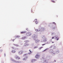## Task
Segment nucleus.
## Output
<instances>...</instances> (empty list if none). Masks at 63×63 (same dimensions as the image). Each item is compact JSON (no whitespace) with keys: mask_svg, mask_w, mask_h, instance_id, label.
Instances as JSON below:
<instances>
[{"mask_svg":"<svg viewBox=\"0 0 63 63\" xmlns=\"http://www.w3.org/2000/svg\"><path fill=\"white\" fill-rule=\"evenodd\" d=\"M51 1L52 2H53V3H55V2H56L55 1H54V0H51Z\"/></svg>","mask_w":63,"mask_h":63,"instance_id":"nucleus-11","label":"nucleus"},{"mask_svg":"<svg viewBox=\"0 0 63 63\" xmlns=\"http://www.w3.org/2000/svg\"><path fill=\"white\" fill-rule=\"evenodd\" d=\"M46 45V44H42V46H44V45Z\"/></svg>","mask_w":63,"mask_h":63,"instance_id":"nucleus-21","label":"nucleus"},{"mask_svg":"<svg viewBox=\"0 0 63 63\" xmlns=\"http://www.w3.org/2000/svg\"><path fill=\"white\" fill-rule=\"evenodd\" d=\"M12 53H15L16 52V51H15L14 50H12Z\"/></svg>","mask_w":63,"mask_h":63,"instance_id":"nucleus-9","label":"nucleus"},{"mask_svg":"<svg viewBox=\"0 0 63 63\" xmlns=\"http://www.w3.org/2000/svg\"><path fill=\"white\" fill-rule=\"evenodd\" d=\"M15 58L16 59H20V58L18 57V56H15Z\"/></svg>","mask_w":63,"mask_h":63,"instance_id":"nucleus-3","label":"nucleus"},{"mask_svg":"<svg viewBox=\"0 0 63 63\" xmlns=\"http://www.w3.org/2000/svg\"><path fill=\"white\" fill-rule=\"evenodd\" d=\"M52 39H54V37H53L52 38Z\"/></svg>","mask_w":63,"mask_h":63,"instance_id":"nucleus-28","label":"nucleus"},{"mask_svg":"<svg viewBox=\"0 0 63 63\" xmlns=\"http://www.w3.org/2000/svg\"><path fill=\"white\" fill-rule=\"evenodd\" d=\"M53 29H55V28H53Z\"/></svg>","mask_w":63,"mask_h":63,"instance_id":"nucleus-32","label":"nucleus"},{"mask_svg":"<svg viewBox=\"0 0 63 63\" xmlns=\"http://www.w3.org/2000/svg\"><path fill=\"white\" fill-rule=\"evenodd\" d=\"M40 29H41L42 31H45V29L44 28H42V27H40L39 28Z\"/></svg>","mask_w":63,"mask_h":63,"instance_id":"nucleus-1","label":"nucleus"},{"mask_svg":"<svg viewBox=\"0 0 63 63\" xmlns=\"http://www.w3.org/2000/svg\"><path fill=\"white\" fill-rule=\"evenodd\" d=\"M54 62H56V61L55 60Z\"/></svg>","mask_w":63,"mask_h":63,"instance_id":"nucleus-35","label":"nucleus"},{"mask_svg":"<svg viewBox=\"0 0 63 63\" xmlns=\"http://www.w3.org/2000/svg\"><path fill=\"white\" fill-rule=\"evenodd\" d=\"M44 41H47V39H44Z\"/></svg>","mask_w":63,"mask_h":63,"instance_id":"nucleus-22","label":"nucleus"},{"mask_svg":"<svg viewBox=\"0 0 63 63\" xmlns=\"http://www.w3.org/2000/svg\"><path fill=\"white\" fill-rule=\"evenodd\" d=\"M57 37H58V36H57Z\"/></svg>","mask_w":63,"mask_h":63,"instance_id":"nucleus-37","label":"nucleus"},{"mask_svg":"<svg viewBox=\"0 0 63 63\" xmlns=\"http://www.w3.org/2000/svg\"><path fill=\"white\" fill-rule=\"evenodd\" d=\"M4 55H5V56H6V54H4Z\"/></svg>","mask_w":63,"mask_h":63,"instance_id":"nucleus-33","label":"nucleus"},{"mask_svg":"<svg viewBox=\"0 0 63 63\" xmlns=\"http://www.w3.org/2000/svg\"><path fill=\"white\" fill-rule=\"evenodd\" d=\"M24 56H27V54H25L24 55Z\"/></svg>","mask_w":63,"mask_h":63,"instance_id":"nucleus-15","label":"nucleus"},{"mask_svg":"<svg viewBox=\"0 0 63 63\" xmlns=\"http://www.w3.org/2000/svg\"><path fill=\"white\" fill-rule=\"evenodd\" d=\"M23 52L22 50L18 52V54H22Z\"/></svg>","mask_w":63,"mask_h":63,"instance_id":"nucleus-2","label":"nucleus"},{"mask_svg":"<svg viewBox=\"0 0 63 63\" xmlns=\"http://www.w3.org/2000/svg\"><path fill=\"white\" fill-rule=\"evenodd\" d=\"M26 33V32L25 31L22 32H21V34H23L24 33Z\"/></svg>","mask_w":63,"mask_h":63,"instance_id":"nucleus-7","label":"nucleus"},{"mask_svg":"<svg viewBox=\"0 0 63 63\" xmlns=\"http://www.w3.org/2000/svg\"><path fill=\"white\" fill-rule=\"evenodd\" d=\"M15 62H16V63H19V61L16 62V61H15Z\"/></svg>","mask_w":63,"mask_h":63,"instance_id":"nucleus-13","label":"nucleus"},{"mask_svg":"<svg viewBox=\"0 0 63 63\" xmlns=\"http://www.w3.org/2000/svg\"><path fill=\"white\" fill-rule=\"evenodd\" d=\"M42 48H43V47H40V49Z\"/></svg>","mask_w":63,"mask_h":63,"instance_id":"nucleus-29","label":"nucleus"},{"mask_svg":"<svg viewBox=\"0 0 63 63\" xmlns=\"http://www.w3.org/2000/svg\"><path fill=\"white\" fill-rule=\"evenodd\" d=\"M31 12L32 13H34V12L32 10Z\"/></svg>","mask_w":63,"mask_h":63,"instance_id":"nucleus-16","label":"nucleus"},{"mask_svg":"<svg viewBox=\"0 0 63 63\" xmlns=\"http://www.w3.org/2000/svg\"><path fill=\"white\" fill-rule=\"evenodd\" d=\"M36 61V60H32V62H35Z\"/></svg>","mask_w":63,"mask_h":63,"instance_id":"nucleus-10","label":"nucleus"},{"mask_svg":"<svg viewBox=\"0 0 63 63\" xmlns=\"http://www.w3.org/2000/svg\"><path fill=\"white\" fill-rule=\"evenodd\" d=\"M37 47H34V48L35 49V48H37Z\"/></svg>","mask_w":63,"mask_h":63,"instance_id":"nucleus-17","label":"nucleus"},{"mask_svg":"<svg viewBox=\"0 0 63 63\" xmlns=\"http://www.w3.org/2000/svg\"><path fill=\"white\" fill-rule=\"evenodd\" d=\"M2 63H4V62H2Z\"/></svg>","mask_w":63,"mask_h":63,"instance_id":"nucleus-31","label":"nucleus"},{"mask_svg":"<svg viewBox=\"0 0 63 63\" xmlns=\"http://www.w3.org/2000/svg\"><path fill=\"white\" fill-rule=\"evenodd\" d=\"M53 23L54 24H56L55 23V22H53Z\"/></svg>","mask_w":63,"mask_h":63,"instance_id":"nucleus-23","label":"nucleus"},{"mask_svg":"<svg viewBox=\"0 0 63 63\" xmlns=\"http://www.w3.org/2000/svg\"><path fill=\"white\" fill-rule=\"evenodd\" d=\"M54 43V42H52V43Z\"/></svg>","mask_w":63,"mask_h":63,"instance_id":"nucleus-36","label":"nucleus"},{"mask_svg":"<svg viewBox=\"0 0 63 63\" xmlns=\"http://www.w3.org/2000/svg\"><path fill=\"white\" fill-rule=\"evenodd\" d=\"M59 40V38H57V41H58Z\"/></svg>","mask_w":63,"mask_h":63,"instance_id":"nucleus-19","label":"nucleus"},{"mask_svg":"<svg viewBox=\"0 0 63 63\" xmlns=\"http://www.w3.org/2000/svg\"><path fill=\"white\" fill-rule=\"evenodd\" d=\"M28 45V44H25L24 46H27Z\"/></svg>","mask_w":63,"mask_h":63,"instance_id":"nucleus-14","label":"nucleus"},{"mask_svg":"<svg viewBox=\"0 0 63 63\" xmlns=\"http://www.w3.org/2000/svg\"><path fill=\"white\" fill-rule=\"evenodd\" d=\"M35 31H38L37 29L35 30Z\"/></svg>","mask_w":63,"mask_h":63,"instance_id":"nucleus-24","label":"nucleus"},{"mask_svg":"<svg viewBox=\"0 0 63 63\" xmlns=\"http://www.w3.org/2000/svg\"><path fill=\"white\" fill-rule=\"evenodd\" d=\"M25 43H28L29 42V41L27 40V41H25Z\"/></svg>","mask_w":63,"mask_h":63,"instance_id":"nucleus-12","label":"nucleus"},{"mask_svg":"<svg viewBox=\"0 0 63 63\" xmlns=\"http://www.w3.org/2000/svg\"><path fill=\"white\" fill-rule=\"evenodd\" d=\"M13 48H14V47H12Z\"/></svg>","mask_w":63,"mask_h":63,"instance_id":"nucleus-34","label":"nucleus"},{"mask_svg":"<svg viewBox=\"0 0 63 63\" xmlns=\"http://www.w3.org/2000/svg\"><path fill=\"white\" fill-rule=\"evenodd\" d=\"M26 37H22V39L24 40L25 39H26Z\"/></svg>","mask_w":63,"mask_h":63,"instance_id":"nucleus-8","label":"nucleus"},{"mask_svg":"<svg viewBox=\"0 0 63 63\" xmlns=\"http://www.w3.org/2000/svg\"><path fill=\"white\" fill-rule=\"evenodd\" d=\"M0 52H1V51H2V50H0Z\"/></svg>","mask_w":63,"mask_h":63,"instance_id":"nucleus-27","label":"nucleus"},{"mask_svg":"<svg viewBox=\"0 0 63 63\" xmlns=\"http://www.w3.org/2000/svg\"><path fill=\"white\" fill-rule=\"evenodd\" d=\"M39 57V55L38 54H37L35 56V58H38Z\"/></svg>","mask_w":63,"mask_h":63,"instance_id":"nucleus-5","label":"nucleus"},{"mask_svg":"<svg viewBox=\"0 0 63 63\" xmlns=\"http://www.w3.org/2000/svg\"><path fill=\"white\" fill-rule=\"evenodd\" d=\"M14 40H14V39H13V40H12L13 41V42H14Z\"/></svg>","mask_w":63,"mask_h":63,"instance_id":"nucleus-25","label":"nucleus"},{"mask_svg":"<svg viewBox=\"0 0 63 63\" xmlns=\"http://www.w3.org/2000/svg\"><path fill=\"white\" fill-rule=\"evenodd\" d=\"M37 42H39L40 41V40H37Z\"/></svg>","mask_w":63,"mask_h":63,"instance_id":"nucleus-20","label":"nucleus"},{"mask_svg":"<svg viewBox=\"0 0 63 63\" xmlns=\"http://www.w3.org/2000/svg\"><path fill=\"white\" fill-rule=\"evenodd\" d=\"M28 58V57H25L24 59H23V60H26Z\"/></svg>","mask_w":63,"mask_h":63,"instance_id":"nucleus-4","label":"nucleus"},{"mask_svg":"<svg viewBox=\"0 0 63 63\" xmlns=\"http://www.w3.org/2000/svg\"><path fill=\"white\" fill-rule=\"evenodd\" d=\"M55 38H56V39H57V37H56Z\"/></svg>","mask_w":63,"mask_h":63,"instance_id":"nucleus-30","label":"nucleus"},{"mask_svg":"<svg viewBox=\"0 0 63 63\" xmlns=\"http://www.w3.org/2000/svg\"><path fill=\"white\" fill-rule=\"evenodd\" d=\"M16 37L17 38H19V37H20V36H16Z\"/></svg>","mask_w":63,"mask_h":63,"instance_id":"nucleus-18","label":"nucleus"},{"mask_svg":"<svg viewBox=\"0 0 63 63\" xmlns=\"http://www.w3.org/2000/svg\"><path fill=\"white\" fill-rule=\"evenodd\" d=\"M29 51H30V52H31V51H30V50Z\"/></svg>","mask_w":63,"mask_h":63,"instance_id":"nucleus-26","label":"nucleus"},{"mask_svg":"<svg viewBox=\"0 0 63 63\" xmlns=\"http://www.w3.org/2000/svg\"><path fill=\"white\" fill-rule=\"evenodd\" d=\"M37 19H36L35 20H36V21H35V23L36 24H38V21H37Z\"/></svg>","mask_w":63,"mask_h":63,"instance_id":"nucleus-6","label":"nucleus"}]
</instances>
